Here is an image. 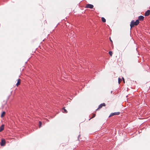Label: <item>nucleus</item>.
Wrapping results in <instances>:
<instances>
[{
	"label": "nucleus",
	"instance_id": "obj_2",
	"mask_svg": "<svg viewBox=\"0 0 150 150\" xmlns=\"http://www.w3.org/2000/svg\"><path fill=\"white\" fill-rule=\"evenodd\" d=\"M6 143V142L5 139H1V142L0 143V145L1 146H4Z\"/></svg>",
	"mask_w": 150,
	"mask_h": 150
},
{
	"label": "nucleus",
	"instance_id": "obj_11",
	"mask_svg": "<svg viewBox=\"0 0 150 150\" xmlns=\"http://www.w3.org/2000/svg\"><path fill=\"white\" fill-rule=\"evenodd\" d=\"M101 20H102V21L103 22H106V20L103 17H102L101 18Z\"/></svg>",
	"mask_w": 150,
	"mask_h": 150
},
{
	"label": "nucleus",
	"instance_id": "obj_12",
	"mask_svg": "<svg viewBox=\"0 0 150 150\" xmlns=\"http://www.w3.org/2000/svg\"><path fill=\"white\" fill-rule=\"evenodd\" d=\"M62 110H63L64 111V112H63L64 113H67L68 112L67 111V110L66 109H65L64 108H63Z\"/></svg>",
	"mask_w": 150,
	"mask_h": 150
},
{
	"label": "nucleus",
	"instance_id": "obj_1",
	"mask_svg": "<svg viewBox=\"0 0 150 150\" xmlns=\"http://www.w3.org/2000/svg\"><path fill=\"white\" fill-rule=\"evenodd\" d=\"M139 23V20H137L135 22H134L133 20L131 21L130 24L131 28H132L135 25H137Z\"/></svg>",
	"mask_w": 150,
	"mask_h": 150
},
{
	"label": "nucleus",
	"instance_id": "obj_18",
	"mask_svg": "<svg viewBox=\"0 0 150 150\" xmlns=\"http://www.w3.org/2000/svg\"><path fill=\"white\" fill-rule=\"evenodd\" d=\"M110 41L112 43V40H111V39L110 38Z\"/></svg>",
	"mask_w": 150,
	"mask_h": 150
},
{
	"label": "nucleus",
	"instance_id": "obj_14",
	"mask_svg": "<svg viewBox=\"0 0 150 150\" xmlns=\"http://www.w3.org/2000/svg\"><path fill=\"white\" fill-rule=\"evenodd\" d=\"M122 81V79H121L120 78H118V83H119L120 84Z\"/></svg>",
	"mask_w": 150,
	"mask_h": 150
},
{
	"label": "nucleus",
	"instance_id": "obj_4",
	"mask_svg": "<svg viewBox=\"0 0 150 150\" xmlns=\"http://www.w3.org/2000/svg\"><path fill=\"white\" fill-rule=\"evenodd\" d=\"M120 114V112H115L114 113H112L110 114V116H109V117H110L112 116H113L114 115H119Z\"/></svg>",
	"mask_w": 150,
	"mask_h": 150
},
{
	"label": "nucleus",
	"instance_id": "obj_7",
	"mask_svg": "<svg viewBox=\"0 0 150 150\" xmlns=\"http://www.w3.org/2000/svg\"><path fill=\"white\" fill-rule=\"evenodd\" d=\"M144 17L142 16H139L138 17V20L139 21H142L144 19Z\"/></svg>",
	"mask_w": 150,
	"mask_h": 150
},
{
	"label": "nucleus",
	"instance_id": "obj_17",
	"mask_svg": "<svg viewBox=\"0 0 150 150\" xmlns=\"http://www.w3.org/2000/svg\"><path fill=\"white\" fill-rule=\"evenodd\" d=\"M122 79L123 80L124 83H125V80L124 78L123 77H122Z\"/></svg>",
	"mask_w": 150,
	"mask_h": 150
},
{
	"label": "nucleus",
	"instance_id": "obj_9",
	"mask_svg": "<svg viewBox=\"0 0 150 150\" xmlns=\"http://www.w3.org/2000/svg\"><path fill=\"white\" fill-rule=\"evenodd\" d=\"M21 82V80L20 79H18V81L16 84V86H18L19 85H20Z\"/></svg>",
	"mask_w": 150,
	"mask_h": 150
},
{
	"label": "nucleus",
	"instance_id": "obj_13",
	"mask_svg": "<svg viewBox=\"0 0 150 150\" xmlns=\"http://www.w3.org/2000/svg\"><path fill=\"white\" fill-rule=\"evenodd\" d=\"M42 126V122L41 121L39 122V128H40Z\"/></svg>",
	"mask_w": 150,
	"mask_h": 150
},
{
	"label": "nucleus",
	"instance_id": "obj_5",
	"mask_svg": "<svg viewBox=\"0 0 150 150\" xmlns=\"http://www.w3.org/2000/svg\"><path fill=\"white\" fill-rule=\"evenodd\" d=\"M105 106V104L104 103L100 104L98 108H97L96 110H98L99 109H100L102 107Z\"/></svg>",
	"mask_w": 150,
	"mask_h": 150
},
{
	"label": "nucleus",
	"instance_id": "obj_10",
	"mask_svg": "<svg viewBox=\"0 0 150 150\" xmlns=\"http://www.w3.org/2000/svg\"><path fill=\"white\" fill-rule=\"evenodd\" d=\"M5 113H6L5 112H4V111L3 112H2V113H1V117H4V115L5 114Z\"/></svg>",
	"mask_w": 150,
	"mask_h": 150
},
{
	"label": "nucleus",
	"instance_id": "obj_15",
	"mask_svg": "<svg viewBox=\"0 0 150 150\" xmlns=\"http://www.w3.org/2000/svg\"><path fill=\"white\" fill-rule=\"evenodd\" d=\"M109 54L111 56H112V51H109Z\"/></svg>",
	"mask_w": 150,
	"mask_h": 150
},
{
	"label": "nucleus",
	"instance_id": "obj_3",
	"mask_svg": "<svg viewBox=\"0 0 150 150\" xmlns=\"http://www.w3.org/2000/svg\"><path fill=\"white\" fill-rule=\"evenodd\" d=\"M86 7L91 9L93 8V6L92 4H87L86 5Z\"/></svg>",
	"mask_w": 150,
	"mask_h": 150
},
{
	"label": "nucleus",
	"instance_id": "obj_16",
	"mask_svg": "<svg viewBox=\"0 0 150 150\" xmlns=\"http://www.w3.org/2000/svg\"><path fill=\"white\" fill-rule=\"evenodd\" d=\"M96 116V114H93V115L92 116V117H91L90 119L89 120H90L91 119H92L94 117H95Z\"/></svg>",
	"mask_w": 150,
	"mask_h": 150
},
{
	"label": "nucleus",
	"instance_id": "obj_8",
	"mask_svg": "<svg viewBox=\"0 0 150 150\" xmlns=\"http://www.w3.org/2000/svg\"><path fill=\"white\" fill-rule=\"evenodd\" d=\"M4 125H2L0 127V132L3 131L4 129Z\"/></svg>",
	"mask_w": 150,
	"mask_h": 150
},
{
	"label": "nucleus",
	"instance_id": "obj_6",
	"mask_svg": "<svg viewBox=\"0 0 150 150\" xmlns=\"http://www.w3.org/2000/svg\"><path fill=\"white\" fill-rule=\"evenodd\" d=\"M150 11L149 10H148L146 11L144 14L145 16H148L150 15Z\"/></svg>",
	"mask_w": 150,
	"mask_h": 150
}]
</instances>
